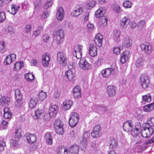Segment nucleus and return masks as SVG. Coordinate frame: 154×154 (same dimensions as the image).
Here are the masks:
<instances>
[{"instance_id": "1", "label": "nucleus", "mask_w": 154, "mask_h": 154, "mask_svg": "<svg viewBox=\"0 0 154 154\" xmlns=\"http://www.w3.org/2000/svg\"><path fill=\"white\" fill-rule=\"evenodd\" d=\"M153 132V129L150 127L148 124H145L143 130L141 131V134L143 137L149 138L152 134Z\"/></svg>"}, {"instance_id": "2", "label": "nucleus", "mask_w": 154, "mask_h": 154, "mask_svg": "<svg viewBox=\"0 0 154 154\" xmlns=\"http://www.w3.org/2000/svg\"><path fill=\"white\" fill-rule=\"evenodd\" d=\"M64 34L63 31L61 29L57 31L54 34L53 39L57 44H60L63 40Z\"/></svg>"}, {"instance_id": "3", "label": "nucleus", "mask_w": 154, "mask_h": 154, "mask_svg": "<svg viewBox=\"0 0 154 154\" xmlns=\"http://www.w3.org/2000/svg\"><path fill=\"white\" fill-rule=\"evenodd\" d=\"M79 119V114L76 112H72L69 119V124L72 127H75L78 123Z\"/></svg>"}, {"instance_id": "4", "label": "nucleus", "mask_w": 154, "mask_h": 154, "mask_svg": "<svg viewBox=\"0 0 154 154\" xmlns=\"http://www.w3.org/2000/svg\"><path fill=\"white\" fill-rule=\"evenodd\" d=\"M57 60L58 63L63 66L67 64V58L65 54L63 52H59L57 55Z\"/></svg>"}, {"instance_id": "5", "label": "nucleus", "mask_w": 154, "mask_h": 154, "mask_svg": "<svg viewBox=\"0 0 154 154\" xmlns=\"http://www.w3.org/2000/svg\"><path fill=\"white\" fill-rule=\"evenodd\" d=\"M101 127L100 125L97 124L95 125L91 133V136L93 138H97L100 136L101 135Z\"/></svg>"}, {"instance_id": "6", "label": "nucleus", "mask_w": 154, "mask_h": 154, "mask_svg": "<svg viewBox=\"0 0 154 154\" xmlns=\"http://www.w3.org/2000/svg\"><path fill=\"white\" fill-rule=\"evenodd\" d=\"M140 81L141 85L143 88H145L148 87L149 79L146 75L143 74L141 75Z\"/></svg>"}, {"instance_id": "7", "label": "nucleus", "mask_w": 154, "mask_h": 154, "mask_svg": "<svg viewBox=\"0 0 154 154\" xmlns=\"http://www.w3.org/2000/svg\"><path fill=\"white\" fill-rule=\"evenodd\" d=\"M51 57L48 53H45L42 57V63L45 67H48L50 63Z\"/></svg>"}, {"instance_id": "8", "label": "nucleus", "mask_w": 154, "mask_h": 154, "mask_svg": "<svg viewBox=\"0 0 154 154\" xmlns=\"http://www.w3.org/2000/svg\"><path fill=\"white\" fill-rule=\"evenodd\" d=\"M130 20L128 17H125L121 19L119 22L120 27L122 29L127 28L129 24Z\"/></svg>"}, {"instance_id": "9", "label": "nucleus", "mask_w": 154, "mask_h": 154, "mask_svg": "<svg viewBox=\"0 0 154 154\" xmlns=\"http://www.w3.org/2000/svg\"><path fill=\"white\" fill-rule=\"evenodd\" d=\"M79 65L80 68L83 70H88L91 68V64H89L84 58L80 59Z\"/></svg>"}, {"instance_id": "10", "label": "nucleus", "mask_w": 154, "mask_h": 154, "mask_svg": "<svg viewBox=\"0 0 154 154\" xmlns=\"http://www.w3.org/2000/svg\"><path fill=\"white\" fill-rule=\"evenodd\" d=\"M140 47L141 50L148 54H150L153 51L151 45L149 44H141Z\"/></svg>"}, {"instance_id": "11", "label": "nucleus", "mask_w": 154, "mask_h": 154, "mask_svg": "<svg viewBox=\"0 0 154 154\" xmlns=\"http://www.w3.org/2000/svg\"><path fill=\"white\" fill-rule=\"evenodd\" d=\"M16 59V54L14 53L10 54L7 56L4 61V63L6 65H9Z\"/></svg>"}, {"instance_id": "12", "label": "nucleus", "mask_w": 154, "mask_h": 154, "mask_svg": "<svg viewBox=\"0 0 154 154\" xmlns=\"http://www.w3.org/2000/svg\"><path fill=\"white\" fill-rule=\"evenodd\" d=\"M58 107L56 105H52L49 109V113L51 117H55L57 112Z\"/></svg>"}, {"instance_id": "13", "label": "nucleus", "mask_w": 154, "mask_h": 154, "mask_svg": "<svg viewBox=\"0 0 154 154\" xmlns=\"http://www.w3.org/2000/svg\"><path fill=\"white\" fill-rule=\"evenodd\" d=\"M26 135V140L30 144L34 143L37 140V137L34 134L27 133Z\"/></svg>"}, {"instance_id": "14", "label": "nucleus", "mask_w": 154, "mask_h": 154, "mask_svg": "<svg viewBox=\"0 0 154 154\" xmlns=\"http://www.w3.org/2000/svg\"><path fill=\"white\" fill-rule=\"evenodd\" d=\"M82 46L81 45L78 46L75 50L73 52V55L77 59H79L81 58L82 56Z\"/></svg>"}, {"instance_id": "15", "label": "nucleus", "mask_w": 154, "mask_h": 154, "mask_svg": "<svg viewBox=\"0 0 154 154\" xmlns=\"http://www.w3.org/2000/svg\"><path fill=\"white\" fill-rule=\"evenodd\" d=\"M103 39V35L100 33L98 34L95 37L94 40L96 45L99 47L101 46Z\"/></svg>"}, {"instance_id": "16", "label": "nucleus", "mask_w": 154, "mask_h": 154, "mask_svg": "<svg viewBox=\"0 0 154 154\" xmlns=\"http://www.w3.org/2000/svg\"><path fill=\"white\" fill-rule=\"evenodd\" d=\"M81 89L80 87L77 86L73 90V94L75 98H79L81 97Z\"/></svg>"}, {"instance_id": "17", "label": "nucleus", "mask_w": 154, "mask_h": 154, "mask_svg": "<svg viewBox=\"0 0 154 154\" xmlns=\"http://www.w3.org/2000/svg\"><path fill=\"white\" fill-rule=\"evenodd\" d=\"M97 47L93 44H91L89 49V53L91 56L92 57L96 56L97 54Z\"/></svg>"}, {"instance_id": "18", "label": "nucleus", "mask_w": 154, "mask_h": 154, "mask_svg": "<svg viewBox=\"0 0 154 154\" xmlns=\"http://www.w3.org/2000/svg\"><path fill=\"white\" fill-rule=\"evenodd\" d=\"M129 54V52L128 51H125L123 52L120 59L121 63L124 64L128 60Z\"/></svg>"}, {"instance_id": "19", "label": "nucleus", "mask_w": 154, "mask_h": 154, "mask_svg": "<svg viewBox=\"0 0 154 154\" xmlns=\"http://www.w3.org/2000/svg\"><path fill=\"white\" fill-rule=\"evenodd\" d=\"M83 11L82 7L75 8V9L71 12V15L73 17H77L81 14Z\"/></svg>"}, {"instance_id": "20", "label": "nucleus", "mask_w": 154, "mask_h": 154, "mask_svg": "<svg viewBox=\"0 0 154 154\" xmlns=\"http://www.w3.org/2000/svg\"><path fill=\"white\" fill-rule=\"evenodd\" d=\"M109 147L112 149L116 148L118 145V142L116 139L110 137L108 141Z\"/></svg>"}, {"instance_id": "21", "label": "nucleus", "mask_w": 154, "mask_h": 154, "mask_svg": "<svg viewBox=\"0 0 154 154\" xmlns=\"http://www.w3.org/2000/svg\"><path fill=\"white\" fill-rule=\"evenodd\" d=\"M46 143L48 145H51L53 143V137L50 132L47 133L45 136Z\"/></svg>"}, {"instance_id": "22", "label": "nucleus", "mask_w": 154, "mask_h": 154, "mask_svg": "<svg viewBox=\"0 0 154 154\" xmlns=\"http://www.w3.org/2000/svg\"><path fill=\"white\" fill-rule=\"evenodd\" d=\"M106 13V10L102 7H101L95 12V16L97 18H99L103 17Z\"/></svg>"}, {"instance_id": "23", "label": "nucleus", "mask_w": 154, "mask_h": 154, "mask_svg": "<svg viewBox=\"0 0 154 154\" xmlns=\"http://www.w3.org/2000/svg\"><path fill=\"white\" fill-rule=\"evenodd\" d=\"M38 101V100L37 98L34 97L31 98L29 103L30 108L31 109L35 108Z\"/></svg>"}, {"instance_id": "24", "label": "nucleus", "mask_w": 154, "mask_h": 154, "mask_svg": "<svg viewBox=\"0 0 154 154\" xmlns=\"http://www.w3.org/2000/svg\"><path fill=\"white\" fill-rule=\"evenodd\" d=\"M132 125L131 122L128 121L123 124V128L124 131L126 132L130 131L132 130Z\"/></svg>"}, {"instance_id": "25", "label": "nucleus", "mask_w": 154, "mask_h": 154, "mask_svg": "<svg viewBox=\"0 0 154 154\" xmlns=\"http://www.w3.org/2000/svg\"><path fill=\"white\" fill-rule=\"evenodd\" d=\"M4 117L5 119H9L12 116L10 110L8 107L5 108L4 109Z\"/></svg>"}, {"instance_id": "26", "label": "nucleus", "mask_w": 154, "mask_h": 154, "mask_svg": "<svg viewBox=\"0 0 154 154\" xmlns=\"http://www.w3.org/2000/svg\"><path fill=\"white\" fill-rule=\"evenodd\" d=\"M64 10L62 7H60L58 11L57 14V18L58 20H62L63 18Z\"/></svg>"}, {"instance_id": "27", "label": "nucleus", "mask_w": 154, "mask_h": 154, "mask_svg": "<svg viewBox=\"0 0 154 154\" xmlns=\"http://www.w3.org/2000/svg\"><path fill=\"white\" fill-rule=\"evenodd\" d=\"M108 21V18L107 17H103L99 19L98 23L99 26L100 27L105 26L107 24Z\"/></svg>"}, {"instance_id": "28", "label": "nucleus", "mask_w": 154, "mask_h": 154, "mask_svg": "<svg viewBox=\"0 0 154 154\" xmlns=\"http://www.w3.org/2000/svg\"><path fill=\"white\" fill-rule=\"evenodd\" d=\"M112 71V68H107L102 70L101 71V74L103 77H107L110 75Z\"/></svg>"}, {"instance_id": "29", "label": "nucleus", "mask_w": 154, "mask_h": 154, "mask_svg": "<svg viewBox=\"0 0 154 154\" xmlns=\"http://www.w3.org/2000/svg\"><path fill=\"white\" fill-rule=\"evenodd\" d=\"M65 75L68 79L70 81L73 80L75 76V73L71 70H68L65 72Z\"/></svg>"}, {"instance_id": "30", "label": "nucleus", "mask_w": 154, "mask_h": 154, "mask_svg": "<svg viewBox=\"0 0 154 154\" xmlns=\"http://www.w3.org/2000/svg\"><path fill=\"white\" fill-rule=\"evenodd\" d=\"M72 104L71 100H66L63 102V109L65 110H68L70 109Z\"/></svg>"}, {"instance_id": "31", "label": "nucleus", "mask_w": 154, "mask_h": 154, "mask_svg": "<svg viewBox=\"0 0 154 154\" xmlns=\"http://www.w3.org/2000/svg\"><path fill=\"white\" fill-rule=\"evenodd\" d=\"M79 146L77 145H74L70 146L69 151L74 154H78L79 151Z\"/></svg>"}, {"instance_id": "32", "label": "nucleus", "mask_w": 154, "mask_h": 154, "mask_svg": "<svg viewBox=\"0 0 154 154\" xmlns=\"http://www.w3.org/2000/svg\"><path fill=\"white\" fill-rule=\"evenodd\" d=\"M24 66V63L23 62H16L14 65V71H17L22 68Z\"/></svg>"}, {"instance_id": "33", "label": "nucleus", "mask_w": 154, "mask_h": 154, "mask_svg": "<svg viewBox=\"0 0 154 154\" xmlns=\"http://www.w3.org/2000/svg\"><path fill=\"white\" fill-rule=\"evenodd\" d=\"M107 93L110 96H112L115 94V90L114 87L112 85H109L107 87Z\"/></svg>"}, {"instance_id": "34", "label": "nucleus", "mask_w": 154, "mask_h": 154, "mask_svg": "<svg viewBox=\"0 0 154 154\" xmlns=\"http://www.w3.org/2000/svg\"><path fill=\"white\" fill-rule=\"evenodd\" d=\"M132 40L128 37H126L124 39V44L127 47H130L132 45Z\"/></svg>"}, {"instance_id": "35", "label": "nucleus", "mask_w": 154, "mask_h": 154, "mask_svg": "<svg viewBox=\"0 0 154 154\" xmlns=\"http://www.w3.org/2000/svg\"><path fill=\"white\" fill-rule=\"evenodd\" d=\"M11 14L13 15L16 14L18 10L20 8L19 6H17L15 4H12L11 5Z\"/></svg>"}, {"instance_id": "36", "label": "nucleus", "mask_w": 154, "mask_h": 154, "mask_svg": "<svg viewBox=\"0 0 154 154\" xmlns=\"http://www.w3.org/2000/svg\"><path fill=\"white\" fill-rule=\"evenodd\" d=\"M43 110L42 109H38L35 112V114L33 117L34 119L39 118L42 116Z\"/></svg>"}, {"instance_id": "37", "label": "nucleus", "mask_w": 154, "mask_h": 154, "mask_svg": "<svg viewBox=\"0 0 154 154\" xmlns=\"http://www.w3.org/2000/svg\"><path fill=\"white\" fill-rule=\"evenodd\" d=\"M154 109V103H152L147 105L145 106L144 107V109L145 111L146 112H150L153 110Z\"/></svg>"}, {"instance_id": "38", "label": "nucleus", "mask_w": 154, "mask_h": 154, "mask_svg": "<svg viewBox=\"0 0 154 154\" xmlns=\"http://www.w3.org/2000/svg\"><path fill=\"white\" fill-rule=\"evenodd\" d=\"M25 77L28 81L29 82L33 81L35 78L34 75L31 73H29L26 74L25 76Z\"/></svg>"}, {"instance_id": "39", "label": "nucleus", "mask_w": 154, "mask_h": 154, "mask_svg": "<svg viewBox=\"0 0 154 154\" xmlns=\"http://www.w3.org/2000/svg\"><path fill=\"white\" fill-rule=\"evenodd\" d=\"M19 140L18 138H14L11 140L10 141L11 145V146H17L19 145Z\"/></svg>"}, {"instance_id": "40", "label": "nucleus", "mask_w": 154, "mask_h": 154, "mask_svg": "<svg viewBox=\"0 0 154 154\" xmlns=\"http://www.w3.org/2000/svg\"><path fill=\"white\" fill-rule=\"evenodd\" d=\"M15 94L16 99H22V94L19 89H17L15 90Z\"/></svg>"}, {"instance_id": "41", "label": "nucleus", "mask_w": 154, "mask_h": 154, "mask_svg": "<svg viewBox=\"0 0 154 154\" xmlns=\"http://www.w3.org/2000/svg\"><path fill=\"white\" fill-rule=\"evenodd\" d=\"M142 101L143 102H149L151 100V97L149 94H146L142 96Z\"/></svg>"}, {"instance_id": "42", "label": "nucleus", "mask_w": 154, "mask_h": 154, "mask_svg": "<svg viewBox=\"0 0 154 154\" xmlns=\"http://www.w3.org/2000/svg\"><path fill=\"white\" fill-rule=\"evenodd\" d=\"M15 102V106L17 107L20 108L23 106V101L22 99H17Z\"/></svg>"}, {"instance_id": "43", "label": "nucleus", "mask_w": 154, "mask_h": 154, "mask_svg": "<svg viewBox=\"0 0 154 154\" xmlns=\"http://www.w3.org/2000/svg\"><path fill=\"white\" fill-rule=\"evenodd\" d=\"M63 126V123L60 120L57 119L55 120L54 123V128H58V127Z\"/></svg>"}, {"instance_id": "44", "label": "nucleus", "mask_w": 154, "mask_h": 154, "mask_svg": "<svg viewBox=\"0 0 154 154\" xmlns=\"http://www.w3.org/2000/svg\"><path fill=\"white\" fill-rule=\"evenodd\" d=\"M114 35H113V38L115 41L116 42H118L120 40V32L116 30L114 31Z\"/></svg>"}, {"instance_id": "45", "label": "nucleus", "mask_w": 154, "mask_h": 154, "mask_svg": "<svg viewBox=\"0 0 154 154\" xmlns=\"http://www.w3.org/2000/svg\"><path fill=\"white\" fill-rule=\"evenodd\" d=\"M140 129L137 128H135L134 130L132 131L131 132V135L134 137H136L139 134Z\"/></svg>"}, {"instance_id": "46", "label": "nucleus", "mask_w": 154, "mask_h": 154, "mask_svg": "<svg viewBox=\"0 0 154 154\" xmlns=\"http://www.w3.org/2000/svg\"><path fill=\"white\" fill-rule=\"evenodd\" d=\"M57 134L60 135L63 134L64 132V131L63 127V126L58 127V128H54Z\"/></svg>"}, {"instance_id": "47", "label": "nucleus", "mask_w": 154, "mask_h": 154, "mask_svg": "<svg viewBox=\"0 0 154 154\" xmlns=\"http://www.w3.org/2000/svg\"><path fill=\"white\" fill-rule=\"evenodd\" d=\"M47 96V93L41 91L39 93L38 96L41 100H43L45 99Z\"/></svg>"}, {"instance_id": "48", "label": "nucleus", "mask_w": 154, "mask_h": 154, "mask_svg": "<svg viewBox=\"0 0 154 154\" xmlns=\"http://www.w3.org/2000/svg\"><path fill=\"white\" fill-rule=\"evenodd\" d=\"M123 5L125 8H130L132 6V3L129 1H125L123 3Z\"/></svg>"}, {"instance_id": "49", "label": "nucleus", "mask_w": 154, "mask_h": 154, "mask_svg": "<svg viewBox=\"0 0 154 154\" xmlns=\"http://www.w3.org/2000/svg\"><path fill=\"white\" fill-rule=\"evenodd\" d=\"M6 145L5 142L3 140H0V152L4 150V147Z\"/></svg>"}, {"instance_id": "50", "label": "nucleus", "mask_w": 154, "mask_h": 154, "mask_svg": "<svg viewBox=\"0 0 154 154\" xmlns=\"http://www.w3.org/2000/svg\"><path fill=\"white\" fill-rule=\"evenodd\" d=\"M148 125L150 127L154 126V117L150 118L147 120V123Z\"/></svg>"}, {"instance_id": "51", "label": "nucleus", "mask_w": 154, "mask_h": 154, "mask_svg": "<svg viewBox=\"0 0 154 154\" xmlns=\"http://www.w3.org/2000/svg\"><path fill=\"white\" fill-rule=\"evenodd\" d=\"M53 4V2L51 0H49L46 3L44 6V8L45 9H47L49 7L51 6Z\"/></svg>"}, {"instance_id": "52", "label": "nucleus", "mask_w": 154, "mask_h": 154, "mask_svg": "<svg viewBox=\"0 0 154 154\" xmlns=\"http://www.w3.org/2000/svg\"><path fill=\"white\" fill-rule=\"evenodd\" d=\"M21 131L20 130H16V131L15 132V137L14 138H18L19 140V139L21 138Z\"/></svg>"}, {"instance_id": "53", "label": "nucleus", "mask_w": 154, "mask_h": 154, "mask_svg": "<svg viewBox=\"0 0 154 154\" xmlns=\"http://www.w3.org/2000/svg\"><path fill=\"white\" fill-rule=\"evenodd\" d=\"M13 30V28L11 26H8L5 27V33H8L12 32Z\"/></svg>"}, {"instance_id": "54", "label": "nucleus", "mask_w": 154, "mask_h": 154, "mask_svg": "<svg viewBox=\"0 0 154 154\" xmlns=\"http://www.w3.org/2000/svg\"><path fill=\"white\" fill-rule=\"evenodd\" d=\"M5 18V14L3 12H0V23L4 21Z\"/></svg>"}, {"instance_id": "55", "label": "nucleus", "mask_w": 154, "mask_h": 154, "mask_svg": "<svg viewBox=\"0 0 154 154\" xmlns=\"http://www.w3.org/2000/svg\"><path fill=\"white\" fill-rule=\"evenodd\" d=\"M96 4V2L94 1H92L89 2L88 4V8L89 9H91L92 8L94 7Z\"/></svg>"}, {"instance_id": "56", "label": "nucleus", "mask_w": 154, "mask_h": 154, "mask_svg": "<svg viewBox=\"0 0 154 154\" xmlns=\"http://www.w3.org/2000/svg\"><path fill=\"white\" fill-rule=\"evenodd\" d=\"M143 61V59L141 57H140L138 58L136 61V65L137 66L139 67L140 66V64Z\"/></svg>"}, {"instance_id": "57", "label": "nucleus", "mask_w": 154, "mask_h": 154, "mask_svg": "<svg viewBox=\"0 0 154 154\" xmlns=\"http://www.w3.org/2000/svg\"><path fill=\"white\" fill-rule=\"evenodd\" d=\"M63 147V146H60L58 147L57 150V154H63L62 149Z\"/></svg>"}, {"instance_id": "58", "label": "nucleus", "mask_w": 154, "mask_h": 154, "mask_svg": "<svg viewBox=\"0 0 154 154\" xmlns=\"http://www.w3.org/2000/svg\"><path fill=\"white\" fill-rule=\"evenodd\" d=\"M113 53L116 55L119 54L120 53V49L119 47L115 48L113 50Z\"/></svg>"}, {"instance_id": "59", "label": "nucleus", "mask_w": 154, "mask_h": 154, "mask_svg": "<svg viewBox=\"0 0 154 154\" xmlns=\"http://www.w3.org/2000/svg\"><path fill=\"white\" fill-rule=\"evenodd\" d=\"M89 14L88 12H85L83 15L84 21L88 20Z\"/></svg>"}, {"instance_id": "60", "label": "nucleus", "mask_w": 154, "mask_h": 154, "mask_svg": "<svg viewBox=\"0 0 154 154\" xmlns=\"http://www.w3.org/2000/svg\"><path fill=\"white\" fill-rule=\"evenodd\" d=\"M60 95V92L57 90H55L54 91L53 95V97L56 98H58Z\"/></svg>"}, {"instance_id": "61", "label": "nucleus", "mask_w": 154, "mask_h": 154, "mask_svg": "<svg viewBox=\"0 0 154 154\" xmlns=\"http://www.w3.org/2000/svg\"><path fill=\"white\" fill-rule=\"evenodd\" d=\"M31 29V26L30 25H26V26L25 30V32L27 33L30 32Z\"/></svg>"}, {"instance_id": "62", "label": "nucleus", "mask_w": 154, "mask_h": 154, "mask_svg": "<svg viewBox=\"0 0 154 154\" xmlns=\"http://www.w3.org/2000/svg\"><path fill=\"white\" fill-rule=\"evenodd\" d=\"M89 133H88L87 132H85L83 135V139L85 141H86L87 138L89 136Z\"/></svg>"}, {"instance_id": "63", "label": "nucleus", "mask_w": 154, "mask_h": 154, "mask_svg": "<svg viewBox=\"0 0 154 154\" xmlns=\"http://www.w3.org/2000/svg\"><path fill=\"white\" fill-rule=\"evenodd\" d=\"M128 25L130 28L133 29L137 25V24L134 22H131L130 21Z\"/></svg>"}, {"instance_id": "64", "label": "nucleus", "mask_w": 154, "mask_h": 154, "mask_svg": "<svg viewBox=\"0 0 154 154\" xmlns=\"http://www.w3.org/2000/svg\"><path fill=\"white\" fill-rule=\"evenodd\" d=\"M145 21L144 20L140 21L138 23V26L140 28H142L145 24Z\"/></svg>"}]
</instances>
